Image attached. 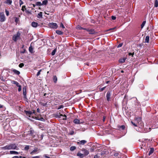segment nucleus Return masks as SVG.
Masks as SVG:
<instances>
[{"label": "nucleus", "instance_id": "obj_1", "mask_svg": "<svg viewBox=\"0 0 158 158\" xmlns=\"http://www.w3.org/2000/svg\"><path fill=\"white\" fill-rule=\"evenodd\" d=\"M18 147L15 143L8 144L5 146L2 147L1 149L3 150H17Z\"/></svg>", "mask_w": 158, "mask_h": 158}, {"label": "nucleus", "instance_id": "obj_2", "mask_svg": "<svg viewBox=\"0 0 158 158\" xmlns=\"http://www.w3.org/2000/svg\"><path fill=\"white\" fill-rule=\"evenodd\" d=\"M21 33L19 31H18L17 33L14 35L12 39L15 42H16L17 40L20 38Z\"/></svg>", "mask_w": 158, "mask_h": 158}, {"label": "nucleus", "instance_id": "obj_3", "mask_svg": "<svg viewBox=\"0 0 158 158\" xmlns=\"http://www.w3.org/2000/svg\"><path fill=\"white\" fill-rule=\"evenodd\" d=\"M48 26L50 27L53 29H56L58 27V25L56 23H50L48 24Z\"/></svg>", "mask_w": 158, "mask_h": 158}, {"label": "nucleus", "instance_id": "obj_4", "mask_svg": "<svg viewBox=\"0 0 158 158\" xmlns=\"http://www.w3.org/2000/svg\"><path fill=\"white\" fill-rule=\"evenodd\" d=\"M111 91H109L107 92L106 95V99L108 101H109L111 98Z\"/></svg>", "mask_w": 158, "mask_h": 158}, {"label": "nucleus", "instance_id": "obj_5", "mask_svg": "<svg viewBox=\"0 0 158 158\" xmlns=\"http://www.w3.org/2000/svg\"><path fill=\"white\" fill-rule=\"evenodd\" d=\"M5 20V16L3 13H0V21L1 22H4Z\"/></svg>", "mask_w": 158, "mask_h": 158}, {"label": "nucleus", "instance_id": "obj_6", "mask_svg": "<svg viewBox=\"0 0 158 158\" xmlns=\"http://www.w3.org/2000/svg\"><path fill=\"white\" fill-rule=\"evenodd\" d=\"M23 93L24 97L25 98H27V88L26 86H25L23 88Z\"/></svg>", "mask_w": 158, "mask_h": 158}, {"label": "nucleus", "instance_id": "obj_7", "mask_svg": "<svg viewBox=\"0 0 158 158\" xmlns=\"http://www.w3.org/2000/svg\"><path fill=\"white\" fill-rule=\"evenodd\" d=\"M24 112L27 116H28L29 117H31V116L32 114V112L31 111L25 110Z\"/></svg>", "mask_w": 158, "mask_h": 158}, {"label": "nucleus", "instance_id": "obj_8", "mask_svg": "<svg viewBox=\"0 0 158 158\" xmlns=\"http://www.w3.org/2000/svg\"><path fill=\"white\" fill-rule=\"evenodd\" d=\"M29 132V135H30L31 136L33 137H34L35 135L34 134V132L33 130L32 129H31Z\"/></svg>", "mask_w": 158, "mask_h": 158}, {"label": "nucleus", "instance_id": "obj_9", "mask_svg": "<svg viewBox=\"0 0 158 158\" xmlns=\"http://www.w3.org/2000/svg\"><path fill=\"white\" fill-rule=\"evenodd\" d=\"M87 142V141L85 140H81L79 142H77V144L79 145L81 144V145H84L85 143Z\"/></svg>", "mask_w": 158, "mask_h": 158}, {"label": "nucleus", "instance_id": "obj_10", "mask_svg": "<svg viewBox=\"0 0 158 158\" xmlns=\"http://www.w3.org/2000/svg\"><path fill=\"white\" fill-rule=\"evenodd\" d=\"M82 151L84 152V153L85 156L87 155L89 153V151L83 148Z\"/></svg>", "mask_w": 158, "mask_h": 158}, {"label": "nucleus", "instance_id": "obj_11", "mask_svg": "<svg viewBox=\"0 0 158 158\" xmlns=\"http://www.w3.org/2000/svg\"><path fill=\"white\" fill-rule=\"evenodd\" d=\"M31 25L32 27H36L39 25L38 24L35 22H32L31 23Z\"/></svg>", "mask_w": 158, "mask_h": 158}, {"label": "nucleus", "instance_id": "obj_12", "mask_svg": "<svg viewBox=\"0 0 158 158\" xmlns=\"http://www.w3.org/2000/svg\"><path fill=\"white\" fill-rule=\"evenodd\" d=\"M37 17L38 18H42L43 17V13L41 12H40L38 13L37 16Z\"/></svg>", "mask_w": 158, "mask_h": 158}, {"label": "nucleus", "instance_id": "obj_13", "mask_svg": "<svg viewBox=\"0 0 158 158\" xmlns=\"http://www.w3.org/2000/svg\"><path fill=\"white\" fill-rule=\"evenodd\" d=\"M12 3V0H6L5 2V3L9 5H11Z\"/></svg>", "mask_w": 158, "mask_h": 158}, {"label": "nucleus", "instance_id": "obj_14", "mask_svg": "<svg viewBox=\"0 0 158 158\" xmlns=\"http://www.w3.org/2000/svg\"><path fill=\"white\" fill-rule=\"evenodd\" d=\"M126 59V58H123L120 59L119 60V62L120 63H124Z\"/></svg>", "mask_w": 158, "mask_h": 158}, {"label": "nucleus", "instance_id": "obj_15", "mask_svg": "<svg viewBox=\"0 0 158 158\" xmlns=\"http://www.w3.org/2000/svg\"><path fill=\"white\" fill-rule=\"evenodd\" d=\"M12 71H13V72H14L15 74H17V75H19V74L20 73V72L19 71H18V70H16V69H12Z\"/></svg>", "mask_w": 158, "mask_h": 158}, {"label": "nucleus", "instance_id": "obj_16", "mask_svg": "<svg viewBox=\"0 0 158 158\" xmlns=\"http://www.w3.org/2000/svg\"><path fill=\"white\" fill-rule=\"evenodd\" d=\"M11 82L12 83H13V84H15L18 87L20 85L19 84V83H18V82H17L16 81H14V80L12 81H11Z\"/></svg>", "mask_w": 158, "mask_h": 158}, {"label": "nucleus", "instance_id": "obj_17", "mask_svg": "<svg viewBox=\"0 0 158 158\" xmlns=\"http://www.w3.org/2000/svg\"><path fill=\"white\" fill-rule=\"evenodd\" d=\"M73 122L75 124H79L80 123V121L78 119H75L73 121Z\"/></svg>", "mask_w": 158, "mask_h": 158}, {"label": "nucleus", "instance_id": "obj_18", "mask_svg": "<svg viewBox=\"0 0 158 158\" xmlns=\"http://www.w3.org/2000/svg\"><path fill=\"white\" fill-rule=\"evenodd\" d=\"M48 3V1L47 0H44L41 3L42 5H46Z\"/></svg>", "mask_w": 158, "mask_h": 158}, {"label": "nucleus", "instance_id": "obj_19", "mask_svg": "<svg viewBox=\"0 0 158 158\" xmlns=\"http://www.w3.org/2000/svg\"><path fill=\"white\" fill-rule=\"evenodd\" d=\"M77 156H79L80 158H83L84 157V155L83 154L79 153H78L77 154Z\"/></svg>", "mask_w": 158, "mask_h": 158}, {"label": "nucleus", "instance_id": "obj_20", "mask_svg": "<svg viewBox=\"0 0 158 158\" xmlns=\"http://www.w3.org/2000/svg\"><path fill=\"white\" fill-rule=\"evenodd\" d=\"M88 31L89 32V33L90 34H94L95 32L94 30V29H88Z\"/></svg>", "mask_w": 158, "mask_h": 158}, {"label": "nucleus", "instance_id": "obj_21", "mask_svg": "<svg viewBox=\"0 0 158 158\" xmlns=\"http://www.w3.org/2000/svg\"><path fill=\"white\" fill-rule=\"evenodd\" d=\"M10 152L11 154H14L16 155L19 154V152H18L14 151H10Z\"/></svg>", "mask_w": 158, "mask_h": 158}, {"label": "nucleus", "instance_id": "obj_22", "mask_svg": "<svg viewBox=\"0 0 158 158\" xmlns=\"http://www.w3.org/2000/svg\"><path fill=\"white\" fill-rule=\"evenodd\" d=\"M149 40V36H147L146 37L145 39V43H148Z\"/></svg>", "mask_w": 158, "mask_h": 158}, {"label": "nucleus", "instance_id": "obj_23", "mask_svg": "<svg viewBox=\"0 0 158 158\" xmlns=\"http://www.w3.org/2000/svg\"><path fill=\"white\" fill-rule=\"evenodd\" d=\"M154 151V149L153 148H151L148 153V155H150L152 154Z\"/></svg>", "mask_w": 158, "mask_h": 158}, {"label": "nucleus", "instance_id": "obj_24", "mask_svg": "<svg viewBox=\"0 0 158 158\" xmlns=\"http://www.w3.org/2000/svg\"><path fill=\"white\" fill-rule=\"evenodd\" d=\"M53 79L55 83H56L57 80V78L56 76H54L53 77Z\"/></svg>", "mask_w": 158, "mask_h": 158}, {"label": "nucleus", "instance_id": "obj_25", "mask_svg": "<svg viewBox=\"0 0 158 158\" xmlns=\"http://www.w3.org/2000/svg\"><path fill=\"white\" fill-rule=\"evenodd\" d=\"M56 32L57 34L59 35H62L63 33V32L58 30H56Z\"/></svg>", "mask_w": 158, "mask_h": 158}, {"label": "nucleus", "instance_id": "obj_26", "mask_svg": "<svg viewBox=\"0 0 158 158\" xmlns=\"http://www.w3.org/2000/svg\"><path fill=\"white\" fill-rule=\"evenodd\" d=\"M38 152V149L37 148H36L34 149L31 153L30 154H33L36 152Z\"/></svg>", "mask_w": 158, "mask_h": 158}, {"label": "nucleus", "instance_id": "obj_27", "mask_svg": "<svg viewBox=\"0 0 158 158\" xmlns=\"http://www.w3.org/2000/svg\"><path fill=\"white\" fill-rule=\"evenodd\" d=\"M125 128V127L124 125H122L120 126L119 127V129L121 131V130H124Z\"/></svg>", "mask_w": 158, "mask_h": 158}, {"label": "nucleus", "instance_id": "obj_28", "mask_svg": "<svg viewBox=\"0 0 158 158\" xmlns=\"http://www.w3.org/2000/svg\"><path fill=\"white\" fill-rule=\"evenodd\" d=\"M29 52L31 53L33 52V48L31 46L29 48Z\"/></svg>", "mask_w": 158, "mask_h": 158}, {"label": "nucleus", "instance_id": "obj_29", "mask_svg": "<svg viewBox=\"0 0 158 158\" xmlns=\"http://www.w3.org/2000/svg\"><path fill=\"white\" fill-rule=\"evenodd\" d=\"M36 5L37 6H40L42 5V3L41 2H37L36 3Z\"/></svg>", "mask_w": 158, "mask_h": 158}, {"label": "nucleus", "instance_id": "obj_30", "mask_svg": "<svg viewBox=\"0 0 158 158\" xmlns=\"http://www.w3.org/2000/svg\"><path fill=\"white\" fill-rule=\"evenodd\" d=\"M41 158H50L48 156L47 154H44L42 156H41Z\"/></svg>", "mask_w": 158, "mask_h": 158}, {"label": "nucleus", "instance_id": "obj_31", "mask_svg": "<svg viewBox=\"0 0 158 158\" xmlns=\"http://www.w3.org/2000/svg\"><path fill=\"white\" fill-rule=\"evenodd\" d=\"M154 6L155 7H157L158 6V1L157 0H156L155 1Z\"/></svg>", "mask_w": 158, "mask_h": 158}, {"label": "nucleus", "instance_id": "obj_32", "mask_svg": "<svg viewBox=\"0 0 158 158\" xmlns=\"http://www.w3.org/2000/svg\"><path fill=\"white\" fill-rule=\"evenodd\" d=\"M56 49H54L52 52L51 54L52 56H54L56 52Z\"/></svg>", "mask_w": 158, "mask_h": 158}, {"label": "nucleus", "instance_id": "obj_33", "mask_svg": "<svg viewBox=\"0 0 158 158\" xmlns=\"http://www.w3.org/2000/svg\"><path fill=\"white\" fill-rule=\"evenodd\" d=\"M76 147L74 146H72L70 148V150L71 151H73L76 149Z\"/></svg>", "mask_w": 158, "mask_h": 158}, {"label": "nucleus", "instance_id": "obj_34", "mask_svg": "<svg viewBox=\"0 0 158 158\" xmlns=\"http://www.w3.org/2000/svg\"><path fill=\"white\" fill-rule=\"evenodd\" d=\"M63 116V115L61 114H57L56 115V118H61V116Z\"/></svg>", "mask_w": 158, "mask_h": 158}, {"label": "nucleus", "instance_id": "obj_35", "mask_svg": "<svg viewBox=\"0 0 158 158\" xmlns=\"http://www.w3.org/2000/svg\"><path fill=\"white\" fill-rule=\"evenodd\" d=\"M76 28L77 29L79 30H82L83 29V27H81L79 25H78L77 26Z\"/></svg>", "mask_w": 158, "mask_h": 158}, {"label": "nucleus", "instance_id": "obj_36", "mask_svg": "<svg viewBox=\"0 0 158 158\" xmlns=\"http://www.w3.org/2000/svg\"><path fill=\"white\" fill-rule=\"evenodd\" d=\"M145 23H146V21H143V22L142 23V24L141 25V28H142L143 27Z\"/></svg>", "mask_w": 158, "mask_h": 158}, {"label": "nucleus", "instance_id": "obj_37", "mask_svg": "<svg viewBox=\"0 0 158 158\" xmlns=\"http://www.w3.org/2000/svg\"><path fill=\"white\" fill-rule=\"evenodd\" d=\"M29 148V145H26L24 149L25 150H27Z\"/></svg>", "mask_w": 158, "mask_h": 158}, {"label": "nucleus", "instance_id": "obj_38", "mask_svg": "<svg viewBox=\"0 0 158 158\" xmlns=\"http://www.w3.org/2000/svg\"><path fill=\"white\" fill-rule=\"evenodd\" d=\"M19 87V88L18 89V90L19 92H20L21 90V86L20 85L19 86H18Z\"/></svg>", "mask_w": 158, "mask_h": 158}, {"label": "nucleus", "instance_id": "obj_39", "mask_svg": "<svg viewBox=\"0 0 158 158\" xmlns=\"http://www.w3.org/2000/svg\"><path fill=\"white\" fill-rule=\"evenodd\" d=\"M32 158H41V156H32Z\"/></svg>", "mask_w": 158, "mask_h": 158}, {"label": "nucleus", "instance_id": "obj_40", "mask_svg": "<svg viewBox=\"0 0 158 158\" xmlns=\"http://www.w3.org/2000/svg\"><path fill=\"white\" fill-rule=\"evenodd\" d=\"M41 71V69L37 73L36 76H38L40 75V72Z\"/></svg>", "mask_w": 158, "mask_h": 158}, {"label": "nucleus", "instance_id": "obj_41", "mask_svg": "<svg viewBox=\"0 0 158 158\" xmlns=\"http://www.w3.org/2000/svg\"><path fill=\"white\" fill-rule=\"evenodd\" d=\"M24 64L23 63H20L19 65V67L20 68H22L24 66Z\"/></svg>", "mask_w": 158, "mask_h": 158}, {"label": "nucleus", "instance_id": "obj_42", "mask_svg": "<svg viewBox=\"0 0 158 158\" xmlns=\"http://www.w3.org/2000/svg\"><path fill=\"white\" fill-rule=\"evenodd\" d=\"M123 45V43H121L120 44H119L117 46V48H120L121 47L122 45Z\"/></svg>", "mask_w": 158, "mask_h": 158}, {"label": "nucleus", "instance_id": "obj_43", "mask_svg": "<svg viewBox=\"0 0 158 158\" xmlns=\"http://www.w3.org/2000/svg\"><path fill=\"white\" fill-rule=\"evenodd\" d=\"M19 5H20V6H21V5H22V4H23V2L22 1V0H19Z\"/></svg>", "mask_w": 158, "mask_h": 158}, {"label": "nucleus", "instance_id": "obj_44", "mask_svg": "<svg viewBox=\"0 0 158 158\" xmlns=\"http://www.w3.org/2000/svg\"><path fill=\"white\" fill-rule=\"evenodd\" d=\"M5 12L6 13V15L7 16H8L9 15V12L7 10H5Z\"/></svg>", "mask_w": 158, "mask_h": 158}, {"label": "nucleus", "instance_id": "obj_45", "mask_svg": "<svg viewBox=\"0 0 158 158\" xmlns=\"http://www.w3.org/2000/svg\"><path fill=\"white\" fill-rule=\"evenodd\" d=\"M25 8H26V6H22V8L21 10L23 11H24V9H25Z\"/></svg>", "mask_w": 158, "mask_h": 158}, {"label": "nucleus", "instance_id": "obj_46", "mask_svg": "<svg viewBox=\"0 0 158 158\" xmlns=\"http://www.w3.org/2000/svg\"><path fill=\"white\" fill-rule=\"evenodd\" d=\"M19 19L17 17H15V23H17L19 21Z\"/></svg>", "mask_w": 158, "mask_h": 158}, {"label": "nucleus", "instance_id": "obj_47", "mask_svg": "<svg viewBox=\"0 0 158 158\" xmlns=\"http://www.w3.org/2000/svg\"><path fill=\"white\" fill-rule=\"evenodd\" d=\"M63 116L64 117V118H63V120H65L67 119V116L66 115L64 114V115H63Z\"/></svg>", "mask_w": 158, "mask_h": 158}, {"label": "nucleus", "instance_id": "obj_48", "mask_svg": "<svg viewBox=\"0 0 158 158\" xmlns=\"http://www.w3.org/2000/svg\"><path fill=\"white\" fill-rule=\"evenodd\" d=\"M39 120H40V121H44L45 120L43 118L41 117V118H40Z\"/></svg>", "mask_w": 158, "mask_h": 158}, {"label": "nucleus", "instance_id": "obj_49", "mask_svg": "<svg viewBox=\"0 0 158 158\" xmlns=\"http://www.w3.org/2000/svg\"><path fill=\"white\" fill-rule=\"evenodd\" d=\"M40 103L41 104V105H42L43 106H46L47 105V102L45 103Z\"/></svg>", "mask_w": 158, "mask_h": 158}, {"label": "nucleus", "instance_id": "obj_50", "mask_svg": "<svg viewBox=\"0 0 158 158\" xmlns=\"http://www.w3.org/2000/svg\"><path fill=\"white\" fill-rule=\"evenodd\" d=\"M134 55V52H133V53H128V55L130 56H132L133 57V55Z\"/></svg>", "mask_w": 158, "mask_h": 158}, {"label": "nucleus", "instance_id": "obj_51", "mask_svg": "<svg viewBox=\"0 0 158 158\" xmlns=\"http://www.w3.org/2000/svg\"><path fill=\"white\" fill-rule=\"evenodd\" d=\"M60 27H62V28H65L64 25L62 23H60Z\"/></svg>", "mask_w": 158, "mask_h": 158}, {"label": "nucleus", "instance_id": "obj_52", "mask_svg": "<svg viewBox=\"0 0 158 158\" xmlns=\"http://www.w3.org/2000/svg\"><path fill=\"white\" fill-rule=\"evenodd\" d=\"M63 107V105H60L59 106V107L58 108V109H60Z\"/></svg>", "mask_w": 158, "mask_h": 158}, {"label": "nucleus", "instance_id": "obj_53", "mask_svg": "<svg viewBox=\"0 0 158 158\" xmlns=\"http://www.w3.org/2000/svg\"><path fill=\"white\" fill-rule=\"evenodd\" d=\"M132 124H133V125L135 127H137V124H135V123H134L133 122L131 121V122Z\"/></svg>", "mask_w": 158, "mask_h": 158}, {"label": "nucleus", "instance_id": "obj_54", "mask_svg": "<svg viewBox=\"0 0 158 158\" xmlns=\"http://www.w3.org/2000/svg\"><path fill=\"white\" fill-rule=\"evenodd\" d=\"M33 118H34L35 119L38 120H39V119H40V118L39 117H34V118L33 117Z\"/></svg>", "mask_w": 158, "mask_h": 158}, {"label": "nucleus", "instance_id": "obj_55", "mask_svg": "<svg viewBox=\"0 0 158 158\" xmlns=\"http://www.w3.org/2000/svg\"><path fill=\"white\" fill-rule=\"evenodd\" d=\"M49 95V94H46V93H45V94H44V96H43V98H46V95ZM48 97V96L47 97Z\"/></svg>", "mask_w": 158, "mask_h": 158}, {"label": "nucleus", "instance_id": "obj_56", "mask_svg": "<svg viewBox=\"0 0 158 158\" xmlns=\"http://www.w3.org/2000/svg\"><path fill=\"white\" fill-rule=\"evenodd\" d=\"M105 153V152L104 151L102 152H100V154L102 156L104 155Z\"/></svg>", "mask_w": 158, "mask_h": 158}, {"label": "nucleus", "instance_id": "obj_57", "mask_svg": "<svg viewBox=\"0 0 158 158\" xmlns=\"http://www.w3.org/2000/svg\"><path fill=\"white\" fill-rule=\"evenodd\" d=\"M106 87V86H105V87H103V88H101L100 89V91H103L104 90V89H105Z\"/></svg>", "mask_w": 158, "mask_h": 158}, {"label": "nucleus", "instance_id": "obj_58", "mask_svg": "<svg viewBox=\"0 0 158 158\" xmlns=\"http://www.w3.org/2000/svg\"><path fill=\"white\" fill-rule=\"evenodd\" d=\"M111 19L113 20H115L116 19V17L114 16H111Z\"/></svg>", "mask_w": 158, "mask_h": 158}, {"label": "nucleus", "instance_id": "obj_59", "mask_svg": "<svg viewBox=\"0 0 158 158\" xmlns=\"http://www.w3.org/2000/svg\"><path fill=\"white\" fill-rule=\"evenodd\" d=\"M94 148L92 147L91 148V149H90V151L91 152H92L93 151H94Z\"/></svg>", "mask_w": 158, "mask_h": 158}, {"label": "nucleus", "instance_id": "obj_60", "mask_svg": "<svg viewBox=\"0 0 158 158\" xmlns=\"http://www.w3.org/2000/svg\"><path fill=\"white\" fill-rule=\"evenodd\" d=\"M137 121H139V122H141V118H137Z\"/></svg>", "mask_w": 158, "mask_h": 158}, {"label": "nucleus", "instance_id": "obj_61", "mask_svg": "<svg viewBox=\"0 0 158 158\" xmlns=\"http://www.w3.org/2000/svg\"><path fill=\"white\" fill-rule=\"evenodd\" d=\"M106 119V117L105 116H103V119L102 120L103 122H104Z\"/></svg>", "mask_w": 158, "mask_h": 158}, {"label": "nucleus", "instance_id": "obj_62", "mask_svg": "<svg viewBox=\"0 0 158 158\" xmlns=\"http://www.w3.org/2000/svg\"><path fill=\"white\" fill-rule=\"evenodd\" d=\"M74 133V132L73 131H72L70 133V135H73Z\"/></svg>", "mask_w": 158, "mask_h": 158}, {"label": "nucleus", "instance_id": "obj_63", "mask_svg": "<svg viewBox=\"0 0 158 158\" xmlns=\"http://www.w3.org/2000/svg\"><path fill=\"white\" fill-rule=\"evenodd\" d=\"M99 157L98 155H96L94 156V158H98Z\"/></svg>", "mask_w": 158, "mask_h": 158}, {"label": "nucleus", "instance_id": "obj_64", "mask_svg": "<svg viewBox=\"0 0 158 158\" xmlns=\"http://www.w3.org/2000/svg\"><path fill=\"white\" fill-rule=\"evenodd\" d=\"M12 158H19V156H13Z\"/></svg>", "mask_w": 158, "mask_h": 158}]
</instances>
